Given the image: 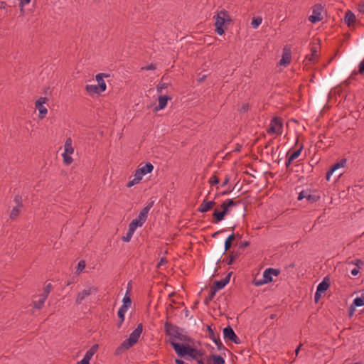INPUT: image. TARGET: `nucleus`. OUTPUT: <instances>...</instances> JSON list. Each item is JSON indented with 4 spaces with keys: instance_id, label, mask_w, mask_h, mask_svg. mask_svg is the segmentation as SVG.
Masks as SVG:
<instances>
[{
    "instance_id": "nucleus-1",
    "label": "nucleus",
    "mask_w": 364,
    "mask_h": 364,
    "mask_svg": "<svg viewBox=\"0 0 364 364\" xmlns=\"http://www.w3.org/2000/svg\"><path fill=\"white\" fill-rule=\"evenodd\" d=\"M171 346L179 358L187 359L190 357L193 360L201 358L204 353L193 348L188 343H179L176 341H171Z\"/></svg>"
},
{
    "instance_id": "nucleus-2",
    "label": "nucleus",
    "mask_w": 364,
    "mask_h": 364,
    "mask_svg": "<svg viewBox=\"0 0 364 364\" xmlns=\"http://www.w3.org/2000/svg\"><path fill=\"white\" fill-rule=\"evenodd\" d=\"M241 200H235L234 199H228L221 203L220 208L214 209L212 214V223L217 224L223 221L225 216L230 212V208L240 203Z\"/></svg>"
},
{
    "instance_id": "nucleus-3",
    "label": "nucleus",
    "mask_w": 364,
    "mask_h": 364,
    "mask_svg": "<svg viewBox=\"0 0 364 364\" xmlns=\"http://www.w3.org/2000/svg\"><path fill=\"white\" fill-rule=\"evenodd\" d=\"M143 331V324L139 323L136 328L131 333L129 338L125 339L115 350V354L119 355L134 346L137 342Z\"/></svg>"
},
{
    "instance_id": "nucleus-4",
    "label": "nucleus",
    "mask_w": 364,
    "mask_h": 364,
    "mask_svg": "<svg viewBox=\"0 0 364 364\" xmlns=\"http://www.w3.org/2000/svg\"><path fill=\"white\" fill-rule=\"evenodd\" d=\"M226 253V250H223V240H217L214 248L209 255L210 259L213 264H215L218 265L220 262H222V257Z\"/></svg>"
},
{
    "instance_id": "nucleus-5",
    "label": "nucleus",
    "mask_w": 364,
    "mask_h": 364,
    "mask_svg": "<svg viewBox=\"0 0 364 364\" xmlns=\"http://www.w3.org/2000/svg\"><path fill=\"white\" fill-rule=\"evenodd\" d=\"M169 318V316H167L166 321L164 322V332L166 336L170 337L168 342L171 344V341H175L176 336H178L180 331H183V329L170 322Z\"/></svg>"
},
{
    "instance_id": "nucleus-6",
    "label": "nucleus",
    "mask_w": 364,
    "mask_h": 364,
    "mask_svg": "<svg viewBox=\"0 0 364 364\" xmlns=\"http://www.w3.org/2000/svg\"><path fill=\"white\" fill-rule=\"evenodd\" d=\"M280 274V271L278 269L267 268L263 272V279H254L253 283L255 286L259 287L264 284L270 283L273 281L272 276H278Z\"/></svg>"
},
{
    "instance_id": "nucleus-7",
    "label": "nucleus",
    "mask_w": 364,
    "mask_h": 364,
    "mask_svg": "<svg viewBox=\"0 0 364 364\" xmlns=\"http://www.w3.org/2000/svg\"><path fill=\"white\" fill-rule=\"evenodd\" d=\"M346 164L347 159L346 158H343L339 161H337L334 164H333L326 173V180L329 181L331 176L333 173L338 174V177H340L343 174V172H341L340 169L341 168H344L346 166Z\"/></svg>"
},
{
    "instance_id": "nucleus-8",
    "label": "nucleus",
    "mask_w": 364,
    "mask_h": 364,
    "mask_svg": "<svg viewBox=\"0 0 364 364\" xmlns=\"http://www.w3.org/2000/svg\"><path fill=\"white\" fill-rule=\"evenodd\" d=\"M283 127L282 119L281 117H275L270 122L269 127L267 132L268 134H281Z\"/></svg>"
},
{
    "instance_id": "nucleus-9",
    "label": "nucleus",
    "mask_w": 364,
    "mask_h": 364,
    "mask_svg": "<svg viewBox=\"0 0 364 364\" xmlns=\"http://www.w3.org/2000/svg\"><path fill=\"white\" fill-rule=\"evenodd\" d=\"M323 6L321 4H316L312 7V15L309 17V21L312 23H316L323 20L322 12Z\"/></svg>"
},
{
    "instance_id": "nucleus-10",
    "label": "nucleus",
    "mask_w": 364,
    "mask_h": 364,
    "mask_svg": "<svg viewBox=\"0 0 364 364\" xmlns=\"http://www.w3.org/2000/svg\"><path fill=\"white\" fill-rule=\"evenodd\" d=\"M206 330L208 332L209 338L210 339H212L213 341L215 343L218 350H228V348L226 347H225L223 346V344L222 343L220 338V335L219 334L215 335L214 330L211 328L210 326L207 325Z\"/></svg>"
},
{
    "instance_id": "nucleus-11",
    "label": "nucleus",
    "mask_w": 364,
    "mask_h": 364,
    "mask_svg": "<svg viewBox=\"0 0 364 364\" xmlns=\"http://www.w3.org/2000/svg\"><path fill=\"white\" fill-rule=\"evenodd\" d=\"M223 336L225 340L230 341L235 344H240L241 343L240 339L236 335L232 328L229 325L223 328Z\"/></svg>"
},
{
    "instance_id": "nucleus-12",
    "label": "nucleus",
    "mask_w": 364,
    "mask_h": 364,
    "mask_svg": "<svg viewBox=\"0 0 364 364\" xmlns=\"http://www.w3.org/2000/svg\"><path fill=\"white\" fill-rule=\"evenodd\" d=\"M97 292H98V288L94 286L83 289L77 294L75 299V304L77 305L80 304L85 297L91 295L92 294H96Z\"/></svg>"
},
{
    "instance_id": "nucleus-13",
    "label": "nucleus",
    "mask_w": 364,
    "mask_h": 364,
    "mask_svg": "<svg viewBox=\"0 0 364 364\" xmlns=\"http://www.w3.org/2000/svg\"><path fill=\"white\" fill-rule=\"evenodd\" d=\"M48 100L47 97H41L36 101V108L39 111L38 117L41 119H43L48 112L47 108L43 106V104L46 103Z\"/></svg>"
},
{
    "instance_id": "nucleus-14",
    "label": "nucleus",
    "mask_w": 364,
    "mask_h": 364,
    "mask_svg": "<svg viewBox=\"0 0 364 364\" xmlns=\"http://www.w3.org/2000/svg\"><path fill=\"white\" fill-rule=\"evenodd\" d=\"M232 21L228 12L223 9L221 10L217 14V17L215 18V24L225 26L226 23H230Z\"/></svg>"
},
{
    "instance_id": "nucleus-15",
    "label": "nucleus",
    "mask_w": 364,
    "mask_h": 364,
    "mask_svg": "<svg viewBox=\"0 0 364 364\" xmlns=\"http://www.w3.org/2000/svg\"><path fill=\"white\" fill-rule=\"evenodd\" d=\"M232 274V272H230L226 275L225 278L220 280L215 281L210 288L216 292L223 289L229 283Z\"/></svg>"
},
{
    "instance_id": "nucleus-16",
    "label": "nucleus",
    "mask_w": 364,
    "mask_h": 364,
    "mask_svg": "<svg viewBox=\"0 0 364 364\" xmlns=\"http://www.w3.org/2000/svg\"><path fill=\"white\" fill-rule=\"evenodd\" d=\"M216 205L215 200H208L205 198L200 206L198 207L197 211L199 213H206L213 209V208Z\"/></svg>"
},
{
    "instance_id": "nucleus-17",
    "label": "nucleus",
    "mask_w": 364,
    "mask_h": 364,
    "mask_svg": "<svg viewBox=\"0 0 364 364\" xmlns=\"http://www.w3.org/2000/svg\"><path fill=\"white\" fill-rule=\"evenodd\" d=\"M99 346L97 344L93 345L85 353L84 358L80 361V364H90V360L97 352Z\"/></svg>"
},
{
    "instance_id": "nucleus-18",
    "label": "nucleus",
    "mask_w": 364,
    "mask_h": 364,
    "mask_svg": "<svg viewBox=\"0 0 364 364\" xmlns=\"http://www.w3.org/2000/svg\"><path fill=\"white\" fill-rule=\"evenodd\" d=\"M228 256L225 257L223 260V263H226L228 265H232L235 260L240 257V252L239 251H228Z\"/></svg>"
},
{
    "instance_id": "nucleus-19",
    "label": "nucleus",
    "mask_w": 364,
    "mask_h": 364,
    "mask_svg": "<svg viewBox=\"0 0 364 364\" xmlns=\"http://www.w3.org/2000/svg\"><path fill=\"white\" fill-rule=\"evenodd\" d=\"M246 209L244 208V210H238L235 214L234 215L233 217L232 218H230L227 223H228V225L230 226V228L234 230L235 228H236L237 225L234 223V221L238 218H240V217H242V218H245V214L244 213V211H245Z\"/></svg>"
},
{
    "instance_id": "nucleus-20",
    "label": "nucleus",
    "mask_w": 364,
    "mask_h": 364,
    "mask_svg": "<svg viewBox=\"0 0 364 364\" xmlns=\"http://www.w3.org/2000/svg\"><path fill=\"white\" fill-rule=\"evenodd\" d=\"M171 100V97L168 95H160L159 97V105L158 106L155 107L154 109V112H157L159 110L164 109L166 105L168 100Z\"/></svg>"
},
{
    "instance_id": "nucleus-21",
    "label": "nucleus",
    "mask_w": 364,
    "mask_h": 364,
    "mask_svg": "<svg viewBox=\"0 0 364 364\" xmlns=\"http://www.w3.org/2000/svg\"><path fill=\"white\" fill-rule=\"evenodd\" d=\"M291 62V50L287 48H284L282 59L279 60V64L282 66H287Z\"/></svg>"
},
{
    "instance_id": "nucleus-22",
    "label": "nucleus",
    "mask_w": 364,
    "mask_h": 364,
    "mask_svg": "<svg viewBox=\"0 0 364 364\" xmlns=\"http://www.w3.org/2000/svg\"><path fill=\"white\" fill-rule=\"evenodd\" d=\"M356 21L355 15L353 12H352L350 10H348L344 16V21L347 24V26L350 28L351 26H353L355 24V22Z\"/></svg>"
},
{
    "instance_id": "nucleus-23",
    "label": "nucleus",
    "mask_w": 364,
    "mask_h": 364,
    "mask_svg": "<svg viewBox=\"0 0 364 364\" xmlns=\"http://www.w3.org/2000/svg\"><path fill=\"white\" fill-rule=\"evenodd\" d=\"M207 364H225L224 358L217 354H213L207 357Z\"/></svg>"
},
{
    "instance_id": "nucleus-24",
    "label": "nucleus",
    "mask_w": 364,
    "mask_h": 364,
    "mask_svg": "<svg viewBox=\"0 0 364 364\" xmlns=\"http://www.w3.org/2000/svg\"><path fill=\"white\" fill-rule=\"evenodd\" d=\"M154 201L149 203L144 208H142V210L139 213V214L138 215V218L141 220L144 223L146 222V220L147 219L149 211L154 205Z\"/></svg>"
},
{
    "instance_id": "nucleus-25",
    "label": "nucleus",
    "mask_w": 364,
    "mask_h": 364,
    "mask_svg": "<svg viewBox=\"0 0 364 364\" xmlns=\"http://www.w3.org/2000/svg\"><path fill=\"white\" fill-rule=\"evenodd\" d=\"M235 240V235L234 232H232L223 242V250H226V252L230 250L232 247L233 242Z\"/></svg>"
},
{
    "instance_id": "nucleus-26",
    "label": "nucleus",
    "mask_w": 364,
    "mask_h": 364,
    "mask_svg": "<svg viewBox=\"0 0 364 364\" xmlns=\"http://www.w3.org/2000/svg\"><path fill=\"white\" fill-rule=\"evenodd\" d=\"M331 282L328 277H324L323 281L318 284L317 286V290L319 291L321 293H325L328 289L330 287Z\"/></svg>"
},
{
    "instance_id": "nucleus-27",
    "label": "nucleus",
    "mask_w": 364,
    "mask_h": 364,
    "mask_svg": "<svg viewBox=\"0 0 364 364\" xmlns=\"http://www.w3.org/2000/svg\"><path fill=\"white\" fill-rule=\"evenodd\" d=\"M318 47L316 46H312L311 47V55H308L306 56V59H307L309 61L314 63L316 58H318Z\"/></svg>"
},
{
    "instance_id": "nucleus-28",
    "label": "nucleus",
    "mask_w": 364,
    "mask_h": 364,
    "mask_svg": "<svg viewBox=\"0 0 364 364\" xmlns=\"http://www.w3.org/2000/svg\"><path fill=\"white\" fill-rule=\"evenodd\" d=\"M129 284H130L129 283L127 291L126 292L124 297L123 298L122 305L121 306L122 307H124L127 309H128L131 306V304H132V299H131L130 296L128 295V294L131 291V287L130 288L129 287Z\"/></svg>"
},
{
    "instance_id": "nucleus-29",
    "label": "nucleus",
    "mask_w": 364,
    "mask_h": 364,
    "mask_svg": "<svg viewBox=\"0 0 364 364\" xmlns=\"http://www.w3.org/2000/svg\"><path fill=\"white\" fill-rule=\"evenodd\" d=\"M153 169L154 166L150 162H147L144 166L137 168V170H139V171L143 176L151 173L153 171Z\"/></svg>"
},
{
    "instance_id": "nucleus-30",
    "label": "nucleus",
    "mask_w": 364,
    "mask_h": 364,
    "mask_svg": "<svg viewBox=\"0 0 364 364\" xmlns=\"http://www.w3.org/2000/svg\"><path fill=\"white\" fill-rule=\"evenodd\" d=\"M303 148H304V145L301 144L299 148L298 149L294 151L292 153H290V151H288L287 154V157H288L289 159H290V160H292V161L296 159L300 156Z\"/></svg>"
},
{
    "instance_id": "nucleus-31",
    "label": "nucleus",
    "mask_w": 364,
    "mask_h": 364,
    "mask_svg": "<svg viewBox=\"0 0 364 364\" xmlns=\"http://www.w3.org/2000/svg\"><path fill=\"white\" fill-rule=\"evenodd\" d=\"M144 223L140 220L139 218L134 219L129 225V229L132 230L133 232L136 230L138 227H141L143 225Z\"/></svg>"
},
{
    "instance_id": "nucleus-32",
    "label": "nucleus",
    "mask_w": 364,
    "mask_h": 364,
    "mask_svg": "<svg viewBox=\"0 0 364 364\" xmlns=\"http://www.w3.org/2000/svg\"><path fill=\"white\" fill-rule=\"evenodd\" d=\"M64 147H65V151L63 154H72L73 153L74 149L72 146L71 138H70V137L67 138V139L65 140V142Z\"/></svg>"
},
{
    "instance_id": "nucleus-33",
    "label": "nucleus",
    "mask_w": 364,
    "mask_h": 364,
    "mask_svg": "<svg viewBox=\"0 0 364 364\" xmlns=\"http://www.w3.org/2000/svg\"><path fill=\"white\" fill-rule=\"evenodd\" d=\"M176 339L181 341L187 342L188 344H193L194 340L190 336L183 334L182 331H180L178 336H176Z\"/></svg>"
},
{
    "instance_id": "nucleus-34",
    "label": "nucleus",
    "mask_w": 364,
    "mask_h": 364,
    "mask_svg": "<svg viewBox=\"0 0 364 364\" xmlns=\"http://www.w3.org/2000/svg\"><path fill=\"white\" fill-rule=\"evenodd\" d=\"M47 299L40 295V298L38 301H33V308L36 309H41L44 305V303Z\"/></svg>"
},
{
    "instance_id": "nucleus-35",
    "label": "nucleus",
    "mask_w": 364,
    "mask_h": 364,
    "mask_svg": "<svg viewBox=\"0 0 364 364\" xmlns=\"http://www.w3.org/2000/svg\"><path fill=\"white\" fill-rule=\"evenodd\" d=\"M85 90L89 93L100 94L101 92L99 90L97 85H87Z\"/></svg>"
},
{
    "instance_id": "nucleus-36",
    "label": "nucleus",
    "mask_w": 364,
    "mask_h": 364,
    "mask_svg": "<svg viewBox=\"0 0 364 364\" xmlns=\"http://www.w3.org/2000/svg\"><path fill=\"white\" fill-rule=\"evenodd\" d=\"M20 208L18 206H14L13 208V209L11 210V213H10V218L11 220H15L18 218V216L19 215V213H20Z\"/></svg>"
},
{
    "instance_id": "nucleus-37",
    "label": "nucleus",
    "mask_w": 364,
    "mask_h": 364,
    "mask_svg": "<svg viewBox=\"0 0 364 364\" xmlns=\"http://www.w3.org/2000/svg\"><path fill=\"white\" fill-rule=\"evenodd\" d=\"M215 294H216V291L210 288L208 296L204 300L205 305L209 304V303L213 299Z\"/></svg>"
},
{
    "instance_id": "nucleus-38",
    "label": "nucleus",
    "mask_w": 364,
    "mask_h": 364,
    "mask_svg": "<svg viewBox=\"0 0 364 364\" xmlns=\"http://www.w3.org/2000/svg\"><path fill=\"white\" fill-rule=\"evenodd\" d=\"M320 198H321L320 195H318V194H311V193H309L306 199H307V200L310 203H314L318 201Z\"/></svg>"
},
{
    "instance_id": "nucleus-39",
    "label": "nucleus",
    "mask_w": 364,
    "mask_h": 364,
    "mask_svg": "<svg viewBox=\"0 0 364 364\" xmlns=\"http://www.w3.org/2000/svg\"><path fill=\"white\" fill-rule=\"evenodd\" d=\"M262 18L260 16L255 17L252 18L251 25L254 28H257L262 23Z\"/></svg>"
},
{
    "instance_id": "nucleus-40",
    "label": "nucleus",
    "mask_w": 364,
    "mask_h": 364,
    "mask_svg": "<svg viewBox=\"0 0 364 364\" xmlns=\"http://www.w3.org/2000/svg\"><path fill=\"white\" fill-rule=\"evenodd\" d=\"M14 201L16 203V206H18L19 208H23V199L22 196L19 194H16L14 196Z\"/></svg>"
},
{
    "instance_id": "nucleus-41",
    "label": "nucleus",
    "mask_w": 364,
    "mask_h": 364,
    "mask_svg": "<svg viewBox=\"0 0 364 364\" xmlns=\"http://www.w3.org/2000/svg\"><path fill=\"white\" fill-rule=\"evenodd\" d=\"M52 288L51 284H48L43 289V291L40 295L43 296L45 298H48L49 293L50 292Z\"/></svg>"
},
{
    "instance_id": "nucleus-42",
    "label": "nucleus",
    "mask_w": 364,
    "mask_h": 364,
    "mask_svg": "<svg viewBox=\"0 0 364 364\" xmlns=\"http://www.w3.org/2000/svg\"><path fill=\"white\" fill-rule=\"evenodd\" d=\"M110 75L108 73H98L95 78L97 82V84H100L101 82L105 81L104 77H109Z\"/></svg>"
},
{
    "instance_id": "nucleus-43",
    "label": "nucleus",
    "mask_w": 364,
    "mask_h": 364,
    "mask_svg": "<svg viewBox=\"0 0 364 364\" xmlns=\"http://www.w3.org/2000/svg\"><path fill=\"white\" fill-rule=\"evenodd\" d=\"M68 154H63V162L65 165H70L73 162V158Z\"/></svg>"
},
{
    "instance_id": "nucleus-44",
    "label": "nucleus",
    "mask_w": 364,
    "mask_h": 364,
    "mask_svg": "<svg viewBox=\"0 0 364 364\" xmlns=\"http://www.w3.org/2000/svg\"><path fill=\"white\" fill-rule=\"evenodd\" d=\"M127 310L128 309L120 306V308L119 309L118 312H117V316H118L119 319H122V321H124V314Z\"/></svg>"
},
{
    "instance_id": "nucleus-45",
    "label": "nucleus",
    "mask_w": 364,
    "mask_h": 364,
    "mask_svg": "<svg viewBox=\"0 0 364 364\" xmlns=\"http://www.w3.org/2000/svg\"><path fill=\"white\" fill-rule=\"evenodd\" d=\"M134 232H133L132 230L130 229H128V231L126 234L125 236H123L122 237V240L124 241V242H129L133 234H134Z\"/></svg>"
},
{
    "instance_id": "nucleus-46",
    "label": "nucleus",
    "mask_w": 364,
    "mask_h": 364,
    "mask_svg": "<svg viewBox=\"0 0 364 364\" xmlns=\"http://www.w3.org/2000/svg\"><path fill=\"white\" fill-rule=\"evenodd\" d=\"M220 183V179L216 175H213L209 179V183L211 186L217 185Z\"/></svg>"
},
{
    "instance_id": "nucleus-47",
    "label": "nucleus",
    "mask_w": 364,
    "mask_h": 364,
    "mask_svg": "<svg viewBox=\"0 0 364 364\" xmlns=\"http://www.w3.org/2000/svg\"><path fill=\"white\" fill-rule=\"evenodd\" d=\"M353 304L355 305L356 307H361L364 305V301L361 297H356L353 300Z\"/></svg>"
},
{
    "instance_id": "nucleus-48",
    "label": "nucleus",
    "mask_w": 364,
    "mask_h": 364,
    "mask_svg": "<svg viewBox=\"0 0 364 364\" xmlns=\"http://www.w3.org/2000/svg\"><path fill=\"white\" fill-rule=\"evenodd\" d=\"M215 32L218 35H223L225 33V30L227 28H224V26H221V25L215 24Z\"/></svg>"
},
{
    "instance_id": "nucleus-49",
    "label": "nucleus",
    "mask_w": 364,
    "mask_h": 364,
    "mask_svg": "<svg viewBox=\"0 0 364 364\" xmlns=\"http://www.w3.org/2000/svg\"><path fill=\"white\" fill-rule=\"evenodd\" d=\"M85 267V262L84 260H81L77 264V267L76 272L77 274L80 273Z\"/></svg>"
},
{
    "instance_id": "nucleus-50",
    "label": "nucleus",
    "mask_w": 364,
    "mask_h": 364,
    "mask_svg": "<svg viewBox=\"0 0 364 364\" xmlns=\"http://www.w3.org/2000/svg\"><path fill=\"white\" fill-rule=\"evenodd\" d=\"M309 193V190H306V191H301L299 193V196H298V200H301L302 199L304 198H307V196Z\"/></svg>"
},
{
    "instance_id": "nucleus-51",
    "label": "nucleus",
    "mask_w": 364,
    "mask_h": 364,
    "mask_svg": "<svg viewBox=\"0 0 364 364\" xmlns=\"http://www.w3.org/2000/svg\"><path fill=\"white\" fill-rule=\"evenodd\" d=\"M352 264L356 265V268L361 269L362 267L364 265V261H363L360 259H356L354 261L351 262Z\"/></svg>"
},
{
    "instance_id": "nucleus-52",
    "label": "nucleus",
    "mask_w": 364,
    "mask_h": 364,
    "mask_svg": "<svg viewBox=\"0 0 364 364\" xmlns=\"http://www.w3.org/2000/svg\"><path fill=\"white\" fill-rule=\"evenodd\" d=\"M355 309H356L355 305H354L352 303L351 305L350 306V308H349V312H348V317L349 318H351L354 315V313L355 311Z\"/></svg>"
},
{
    "instance_id": "nucleus-53",
    "label": "nucleus",
    "mask_w": 364,
    "mask_h": 364,
    "mask_svg": "<svg viewBox=\"0 0 364 364\" xmlns=\"http://www.w3.org/2000/svg\"><path fill=\"white\" fill-rule=\"evenodd\" d=\"M168 87V84L166 83H159L157 87H156V90H157V92L159 93H161L162 92V90L164 88H166Z\"/></svg>"
},
{
    "instance_id": "nucleus-54",
    "label": "nucleus",
    "mask_w": 364,
    "mask_h": 364,
    "mask_svg": "<svg viewBox=\"0 0 364 364\" xmlns=\"http://www.w3.org/2000/svg\"><path fill=\"white\" fill-rule=\"evenodd\" d=\"M97 87L99 88V90L102 92L106 90V83L105 81L101 82L100 84H97Z\"/></svg>"
},
{
    "instance_id": "nucleus-55",
    "label": "nucleus",
    "mask_w": 364,
    "mask_h": 364,
    "mask_svg": "<svg viewBox=\"0 0 364 364\" xmlns=\"http://www.w3.org/2000/svg\"><path fill=\"white\" fill-rule=\"evenodd\" d=\"M143 175L139 171V170L136 169L135 173H134V179H136V181L139 183V181L141 180Z\"/></svg>"
},
{
    "instance_id": "nucleus-56",
    "label": "nucleus",
    "mask_w": 364,
    "mask_h": 364,
    "mask_svg": "<svg viewBox=\"0 0 364 364\" xmlns=\"http://www.w3.org/2000/svg\"><path fill=\"white\" fill-rule=\"evenodd\" d=\"M358 73L360 75L364 73V59L358 65Z\"/></svg>"
},
{
    "instance_id": "nucleus-57",
    "label": "nucleus",
    "mask_w": 364,
    "mask_h": 364,
    "mask_svg": "<svg viewBox=\"0 0 364 364\" xmlns=\"http://www.w3.org/2000/svg\"><path fill=\"white\" fill-rule=\"evenodd\" d=\"M357 8H358V10L362 13V14H364V2H359L358 4H357Z\"/></svg>"
},
{
    "instance_id": "nucleus-58",
    "label": "nucleus",
    "mask_w": 364,
    "mask_h": 364,
    "mask_svg": "<svg viewBox=\"0 0 364 364\" xmlns=\"http://www.w3.org/2000/svg\"><path fill=\"white\" fill-rule=\"evenodd\" d=\"M322 294L323 293L320 292L319 291H318L316 289L315 295H314V300H315L316 303H317L319 301L320 298L321 297Z\"/></svg>"
},
{
    "instance_id": "nucleus-59",
    "label": "nucleus",
    "mask_w": 364,
    "mask_h": 364,
    "mask_svg": "<svg viewBox=\"0 0 364 364\" xmlns=\"http://www.w3.org/2000/svg\"><path fill=\"white\" fill-rule=\"evenodd\" d=\"M156 68V64H154V63H151L149 64V65L144 67V68H142V69H144V70H154Z\"/></svg>"
},
{
    "instance_id": "nucleus-60",
    "label": "nucleus",
    "mask_w": 364,
    "mask_h": 364,
    "mask_svg": "<svg viewBox=\"0 0 364 364\" xmlns=\"http://www.w3.org/2000/svg\"><path fill=\"white\" fill-rule=\"evenodd\" d=\"M250 243L248 241L241 242L239 244V249H243L245 247H247L250 246Z\"/></svg>"
},
{
    "instance_id": "nucleus-61",
    "label": "nucleus",
    "mask_w": 364,
    "mask_h": 364,
    "mask_svg": "<svg viewBox=\"0 0 364 364\" xmlns=\"http://www.w3.org/2000/svg\"><path fill=\"white\" fill-rule=\"evenodd\" d=\"M139 183V182L136 181V179H132L131 181H129L127 184V186L128 188H131L132 186H134L135 184H137Z\"/></svg>"
},
{
    "instance_id": "nucleus-62",
    "label": "nucleus",
    "mask_w": 364,
    "mask_h": 364,
    "mask_svg": "<svg viewBox=\"0 0 364 364\" xmlns=\"http://www.w3.org/2000/svg\"><path fill=\"white\" fill-rule=\"evenodd\" d=\"M232 191H233V188L228 187L227 190H223V191L220 192V194H221V196L228 195V194H230Z\"/></svg>"
},
{
    "instance_id": "nucleus-63",
    "label": "nucleus",
    "mask_w": 364,
    "mask_h": 364,
    "mask_svg": "<svg viewBox=\"0 0 364 364\" xmlns=\"http://www.w3.org/2000/svg\"><path fill=\"white\" fill-rule=\"evenodd\" d=\"M249 109V105L247 103L246 104H243L241 109H240V112H247Z\"/></svg>"
},
{
    "instance_id": "nucleus-64",
    "label": "nucleus",
    "mask_w": 364,
    "mask_h": 364,
    "mask_svg": "<svg viewBox=\"0 0 364 364\" xmlns=\"http://www.w3.org/2000/svg\"><path fill=\"white\" fill-rule=\"evenodd\" d=\"M167 262L168 261L166 257H161L159 262L157 264V267H159L160 266L166 264Z\"/></svg>"
}]
</instances>
